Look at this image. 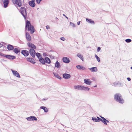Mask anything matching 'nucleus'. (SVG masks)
I'll return each mask as SVG.
<instances>
[{
    "label": "nucleus",
    "instance_id": "nucleus-1",
    "mask_svg": "<svg viewBox=\"0 0 132 132\" xmlns=\"http://www.w3.org/2000/svg\"><path fill=\"white\" fill-rule=\"evenodd\" d=\"M25 29L28 31H30V34H32L35 31L34 28L30 23V22L27 20L25 27Z\"/></svg>",
    "mask_w": 132,
    "mask_h": 132
},
{
    "label": "nucleus",
    "instance_id": "nucleus-2",
    "mask_svg": "<svg viewBox=\"0 0 132 132\" xmlns=\"http://www.w3.org/2000/svg\"><path fill=\"white\" fill-rule=\"evenodd\" d=\"M114 99L116 101L121 103H123V100L122 99L121 96L119 94H116L115 95Z\"/></svg>",
    "mask_w": 132,
    "mask_h": 132
},
{
    "label": "nucleus",
    "instance_id": "nucleus-3",
    "mask_svg": "<svg viewBox=\"0 0 132 132\" xmlns=\"http://www.w3.org/2000/svg\"><path fill=\"white\" fill-rule=\"evenodd\" d=\"M73 88L75 89L79 90H88L89 89V88L87 87L80 85L74 86H73Z\"/></svg>",
    "mask_w": 132,
    "mask_h": 132
},
{
    "label": "nucleus",
    "instance_id": "nucleus-4",
    "mask_svg": "<svg viewBox=\"0 0 132 132\" xmlns=\"http://www.w3.org/2000/svg\"><path fill=\"white\" fill-rule=\"evenodd\" d=\"M20 11L21 13L24 17L25 19H26L27 17V12L26 9L23 7H21L20 9Z\"/></svg>",
    "mask_w": 132,
    "mask_h": 132
},
{
    "label": "nucleus",
    "instance_id": "nucleus-5",
    "mask_svg": "<svg viewBox=\"0 0 132 132\" xmlns=\"http://www.w3.org/2000/svg\"><path fill=\"white\" fill-rule=\"evenodd\" d=\"M100 117L101 118V119L98 117H97V121H101L105 125H107V124L106 122H109V121L105 119L104 117L101 116H100Z\"/></svg>",
    "mask_w": 132,
    "mask_h": 132
},
{
    "label": "nucleus",
    "instance_id": "nucleus-6",
    "mask_svg": "<svg viewBox=\"0 0 132 132\" xmlns=\"http://www.w3.org/2000/svg\"><path fill=\"white\" fill-rule=\"evenodd\" d=\"M12 1L14 4H16L19 7H20L22 5L21 0H12Z\"/></svg>",
    "mask_w": 132,
    "mask_h": 132
},
{
    "label": "nucleus",
    "instance_id": "nucleus-7",
    "mask_svg": "<svg viewBox=\"0 0 132 132\" xmlns=\"http://www.w3.org/2000/svg\"><path fill=\"white\" fill-rule=\"evenodd\" d=\"M4 4V7L5 8L7 7L9 3V0H2Z\"/></svg>",
    "mask_w": 132,
    "mask_h": 132
},
{
    "label": "nucleus",
    "instance_id": "nucleus-8",
    "mask_svg": "<svg viewBox=\"0 0 132 132\" xmlns=\"http://www.w3.org/2000/svg\"><path fill=\"white\" fill-rule=\"evenodd\" d=\"M27 45L29 47L32 48V49H36V47L35 45L30 42L28 43Z\"/></svg>",
    "mask_w": 132,
    "mask_h": 132
},
{
    "label": "nucleus",
    "instance_id": "nucleus-9",
    "mask_svg": "<svg viewBox=\"0 0 132 132\" xmlns=\"http://www.w3.org/2000/svg\"><path fill=\"white\" fill-rule=\"evenodd\" d=\"M35 0H32L31 1L29 2V4L31 7H34L35 6Z\"/></svg>",
    "mask_w": 132,
    "mask_h": 132
},
{
    "label": "nucleus",
    "instance_id": "nucleus-10",
    "mask_svg": "<svg viewBox=\"0 0 132 132\" xmlns=\"http://www.w3.org/2000/svg\"><path fill=\"white\" fill-rule=\"evenodd\" d=\"M34 49H30L29 50L30 54L33 57H34L35 56V52Z\"/></svg>",
    "mask_w": 132,
    "mask_h": 132
},
{
    "label": "nucleus",
    "instance_id": "nucleus-11",
    "mask_svg": "<svg viewBox=\"0 0 132 132\" xmlns=\"http://www.w3.org/2000/svg\"><path fill=\"white\" fill-rule=\"evenodd\" d=\"M27 120L29 121H31L32 120H37V118L34 116H30L27 118Z\"/></svg>",
    "mask_w": 132,
    "mask_h": 132
},
{
    "label": "nucleus",
    "instance_id": "nucleus-12",
    "mask_svg": "<svg viewBox=\"0 0 132 132\" xmlns=\"http://www.w3.org/2000/svg\"><path fill=\"white\" fill-rule=\"evenodd\" d=\"M11 71L13 73V74L14 76L20 78V76L19 73H18L17 71H14L12 70H11Z\"/></svg>",
    "mask_w": 132,
    "mask_h": 132
},
{
    "label": "nucleus",
    "instance_id": "nucleus-13",
    "mask_svg": "<svg viewBox=\"0 0 132 132\" xmlns=\"http://www.w3.org/2000/svg\"><path fill=\"white\" fill-rule=\"evenodd\" d=\"M71 77L70 75L67 73H64L63 75V78L65 79H68L69 78Z\"/></svg>",
    "mask_w": 132,
    "mask_h": 132
},
{
    "label": "nucleus",
    "instance_id": "nucleus-14",
    "mask_svg": "<svg viewBox=\"0 0 132 132\" xmlns=\"http://www.w3.org/2000/svg\"><path fill=\"white\" fill-rule=\"evenodd\" d=\"M63 61L64 63H68L70 62V61L68 58L64 57L63 58Z\"/></svg>",
    "mask_w": 132,
    "mask_h": 132
},
{
    "label": "nucleus",
    "instance_id": "nucleus-15",
    "mask_svg": "<svg viewBox=\"0 0 132 132\" xmlns=\"http://www.w3.org/2000/svg\"><path fill=\"white\" fill-rule=\"evenodd\" d=\"M21 53L25 56H28L29 54L28 51L26 50L22 51L21 52Z\"/></svg>",
    "mask_w": 132,
    "mask_h": 132
},
{
    "label": "nucleus",
    "instance_id": "nucleus-16",
    "mask_svg": "<svg viewBox=\"0 0 132 132\" xmlns=\"http://www.w3.org/2000/svg\"><path fill=\"white\" fill-rule=\"evenodd\" d=\"M26 37L27 40L30 42L31 40V38L28 33L27 32L26 34Z\"/></svg>",
    "mask_w": 132,
    "mask_h": 132
},
{
    "label": "nucleus",
    "instance_id": "nucleus-17",
    "mask_svg": "<svg viewBox=\"0 0 132 132\" xmlns=\"http://www.w3.org/2000/svg\"><path fill=\"white\" fill-rule=\"evenodd\" d=\"M5 57L6 58L10 59H14L15 58V56L9 55H5Z\"/></svg>",
    "mask_w": 132,
    "mask_h": 132
},
{
    "label": "nucleus",
    "instance_id": "nucleus-18",
    "mask_svg": "<svg viewBox=\"0 0 132 132\" xmlns=\"http://www.w3.org/2000/svg\"><path fill=\"white\" fill-rule=\"evenodd\" d=\"M77 68L79 70H85L86 68L84 67L82 65H78L76 66Z\"/></svg>",
    "mask_w": 132,
    "mask_h": 132
},
{
    "label": "nucleus",
    "instance_id": "nucleus-19",
    "mask_svg": "<svg viewBox=\"0 0 132 132\" xmlns=\"http://www.w3.org/2000/svg\"><path fill=\"white\" fill-rule=\"evenodd\" d=\"M84 83L86 84L90 85L91 82V81H90V79H84Z\"/></svg>",
    "mask_w": 132,
    "mask_h": 132
},
{
    "label": "nucleus",
    "instance_id": "nucleus-20",
    "mask_svg": "<svg viewBox=\"0 0 132 132\" xmlns=\"http://www.w3.org/2000/svg\"><path fill=\"white\" fill-rule=\"evenodd\" d=\"M27 60L28 61L32 63H35L34 59L32 58H27Z\"/></svg>",
    "mask_w": 132,
    "mask_h": 132
},
{
    "label": "nucleus",
    "instance_id": "nucleus-21",
    "mask_svg": "<svg viewBox=\"0 0 132 132\" xmlns=\"http://www.w3.org/2000/svg\"><path fill=\"white\" fill-rule=\"evenodd\" d=\"M89 69L92 72H96L97 70V68L96 67L90 68Z\"/></svg>",
    "mask_w": 132,
    "mask_h": 132
},
{
    "label": "nucleus",
    "instance_id": "nucleus-22",
    "mask_svg": "<svg viewBox=\"0 0 132 132\" xmlns=\"http://www.w3.org/2000/svg\"><path fill=\"white\" fill-rule=\"evenodd\" d=\"M7 48L8 50H11L14 49V47L13 46L10 45H9L7 46Z\"/></svg>",
    "mask_w": 132,
    "mask_h": 132
},
{
    "label": "nucleus",
    "instance_id": "nucleus-23",
    "mask_svg": "<svg viewBox=\"0 0 132 132\" xmlns=\"http://www.w3.org/2000/svg\"><path fill=\"white\" fill-rule=\"evenodd\" d=\"M86 20L87 22H88L90 23L93 24H94V21L90 19L86 18Z\"/></svg>",
    "mask_w": 132,
    "mask_h": 132
},
{
    "label": "nucleus",
    "instance_id": "nucleus-24",
    "mask_svg": "<svg viewBox=\"0 0 132 132\" xmlns=\"http://www.w3.org/2000/svg\"><path fill=\"white\" fill-rule=\"evenodd\" d=\"M45 62L47 63H51V61L49 59L48 57H46L45 58Z\"/></svg>",
    "mask_w": 132,
    "mask_h": 132
},
{
    "label": "nucleus",
    "instance_id": "nucleus-25",
    "mask_svg": "<svg viewBox=\"0 0 132 132\" xmlns=\"http://www.w3.org/2000/svg\"><path fill=\"white\" fill-rule=\"evenodd\" d=\"M39 61L43 64L45 63V60L42 57L39 58Z\"/></svg>",
    "mask_w": 132,
    "mask_h": 132
},
{
    "label": "nucleus",
    "instance_id": "nucleus-26",
    "mask_svg": "<svg viewBox=\"0 0 132 132\" xmlns=\"http://www.w3.org/2000/svg\"><path fill=\"white\" fill-rule=\"evenodd\" d=\"M77 56L80 59L83 61H84L83 56L80 53H78L77 54Z\"/></svg>",
    "mask_w": 132,
    "mask_h": 132
},
{
    "label": "nucleus",
    "instance_id": "nucleus-27",
    "mask_svg": "<svg viewBox=\"0 0 132 132\" xmlns=\"http://www.w3.org/2000/svg\"><path fill=\"white\" fill-rule=\"evenodd\" d=\"M40 108L43 109L45 112H47L48 111V109L45 107L42 106Z\"/></svg>",
    "mask_w": 132,
    "mask_h": 132
},
{
    "label": "nucleus",
    "instance_id": "nucleus-28",
    "mask_svg": "<svg viewBox=\"0 0 132 132\" xmlns=\"http://www.w3.org/2000/svg\"><path fill=\"white\" fill-rule=\"evenodd\" d=\"M13 51L16 53H18L20 52V50L17 48H15L13 50Z\"/></svg>",
    "mask_w": 132,
    "mask_h": 132
},
{
    "label": "nucleus",
    "instance_id": "nucleus-29",
    "mask_svg": "<svg viewBox=\"0 0 132 132\" xmlns=\"http://www.w3.org/2000/svg\"><path fill=\"white\" fill-rule=\"evenodd\" d=\"M54 76L56 77L57 78L59 79H61V78L56 73H54Z\"/></svg>",
    "mask_w": 132,
    "mask_h": 132
},
{
    "label": "nucleus",
    "instance_id": "nucleus-30",
    "mask_svg": "<svg viewBox=\"0 0 132 132\" xmlns=\"http://www.w3.org/2000/svg\"><path fill=\"white\" fill-rule=\"evenodd\" d=\"M60 65V63L58 61H57L55 64V67H56L58 68L59 67Z\"/></svg>",
    "mask_w": 132,
    "mask_h": 132
},
{
    "label": "nucleus",
    "instance_id": "nucleus-31",
    "mask_svg": "<svg viewBox=\"0 0 132 132\" xmlns=\"http://www.w3.org/2000/svg\"><path fill=\"white\" fill-rule=\"evenodd\" d=\"M95 56L97 60V61L98 62H99L100 61V58L96 54L95 55Z\"/></svg>",
    "mask_w": 132,
    "mask_h": 132
},
{
    "label": "nucleus",
    "instance_id": "nucleus-32",
    "mask_svg": "<svg viewBox=\"0 0 132 132\" xmlns=\"http://www.w3.org/2000/svg\"><path fill=\"white\" fill-rule=\"evenodd\" d=\"M36 55L38 57V58L39 59L40 57H41V55H40V54L39 53H37L36 54Z\"/></svg>",
    "mask_w": 132,
    "mask_h": 132
},
{
    "label": "nucleus",
    "instance_id": "nucleus-33",
    "mask_svg": "<svg viewBox=\"0 0 132 132\" xmlns=\"http://www.w3.org/2000/svg\"><path fill=\"white\" fill-rule=\"evenodd\" d=\"M92 120L95 121L97 122L98 120H97V118H96L95 117H92Z\"/></svg>",
    "mask_w": 132,
    "mask_h": 132
},
{
    "label": "nucleus",
    "instance_id": "nucleus-34",
    "mask_svg": "<svg viewBox=\"0 0 132 132\" xmlns=\"http://www.w3.org/2000/svg\"><path fill=\"white\" fill-rule=\"evenodd\" d=\"M125 41L126 42L129 43L131 41V40L130 39H126L125 40Z\"/></svg>",
    "mask_w": 132,
    "mask_h": 132
},
{
    "label": "nucleus",
    "instance_id": "nucleus-35",
    "mask_svg": "<svg viewBox=\"0 0 132 132\" xmlns=\"http://www.w3.org/2000/svg\"><path fill=\"white\" fill-rule=\"evenodd\" d=\"M0 56H5L4 54L1 52H0Z\"/></svg>",
    "mask_w": 132,
    "mask_h": 132
},
{
    "label": "nucleus",
    "instance_id": "nucleus-36",
    "mask_svg": "<svg viewBox=\"0 0 132 132\" xmlns=\"http://www.w3.org/2000/svg\"><path fill=\"white\" fill-rule=\"evenodd\" d=\"M41 1V0H36V2L38 4Z\"/></svg>",
    "mask_w": 132,
    "mask_h": 132
},
{
    "label": "nucleus",
    "instance_id": "nucleus-37",
    "mask_svg": "<svg viewBox=\"0 0 132 132\" xmlns=\"http://www.w3.org/2000/svg\"><path fill=\"white\" fill-rule=\"evenodd\" d=\"M101 50V48L100 47H98L97 49V51L98 52H99Z\"/></svg>",
    "mask_w": 132,
    "mask_h": 132
},
{
    "label": "nucleus",
    "instance_id": "nucleus-38",
    "mask_svg": "<svg viewBox=\"0 0 132 132\" xmlns=\"http://www.w3.org/2000/svg\"><path fill=\"white\" fill-rule=\"evenodd\" d=\"M60 38L61 40L63 41H64L65 40V38L63 37H61Z\"/></svg>",
    "mask_w": 132,
    "mask_h": 132
},
{
    "label": "nucleus",
    "instance_id": "nucleus-39",
    "mask_svg": "<svg viewBox=\"0 0 132 132\" xmlns=\"http://www.w3.org/2000/svg\"><path fill=\"white\" fill-rule=\"evenodd\" d=\"M70 23L71 24H72V26L73 27H75V25L73 23H71V22H70Z\"/></svg>",
    "mask_w": 132,
    "mask_h": 132
},
{
    "label": "nucleus",
    "instance_id": "nucleus-40",
    "mask_svg": "<svg viewBox=\"0 0 132 132\" xmlns=\"http://www.w3.org/2000/svg\"><path fill=\"white\" fill-rule=\"evenodd\" d=\"M43 55L44 56H47V54L45 53H43Z\"/></svg>",
    "mask_w": 132,
    "mask_h": 132
},
{
    "label": "nucleus",
    "instance_id": "nucleus-41",
    "mask_svg": "<svg viewBox=\"0 0 132 132\" xmlns=\"http://www.w3.org/2000/svg\"><path fill=\"white\" fill-rule=\"evenodd\" d=\"M46 28L47 29H49L50 28V27H49V26H46Z\"/></svg>",
    "mask_w": 132,
    "mask_h": 132
},
{
    "label": "nucleus",
    "instance_id": "nucleus-42",
    "mask_svg": "<svg viewBox=\"0 0 132 132\" xmlns=\"http://www.w3.org/2000/svg\"><path fill=\"white\" fill-rule=\"evenodd\" d=\"M127 80L129 81H130L131 80V79L130 78L128 77L127 78Z\"/></svg>",
    "mask_w": 132,
    "mask_h": 132
},
{
    "label": "nucleus",
    "instance_id": "nucleus-43",
    "mask_svg": "<svg viewBox=\"0 0 132 132\" xmlns=\"http://www.w3.org/2000/svg\"><path fill=\"white\" fill-rule=\"evenodd\" d=\"M3 46V45L2 44H1V43H0V48L2 47Z\"/></svg>",
    "mask_w": 132,
    "mask_h": 132
},
{
    "label": "nucleus",
    "instance_id": "nucleus-44",
    "mask_svg": "<svg viewBox=\"0 0 132 132\" xmlns=\"http://www.w3.org/2000/svg\"><path fill=\"white\" fill-rule=\"evenodd\" d=\"M77 24L78 25H79L80 24V21H79L77 22Z\"/></svg>",
    "mask_w": 132,
    "mask_h": 132
},
{
    "label": "nucleus",
    "instance_id": "nucleus-45",
    "mask_svg": "<svg viewBox=\"0 0 132 132\" xmlns=\"http://www.w3.org/2000/svg\"><path fill=\"white\" fill-rule=\"evenodd\" d=\"M63 15L64 16H65L68 19V18L65 16V15L64 14H63Z\"/></svg>",
    "mask_w": 132,
    "mask_h": 132
},
{
    "label": "nucleus",
    "instance_id": "nucleus-46",
    "mask_svg": "<svg viewBox=\"0 0 132 132\" xmlns=\"http://www.w3.org/2000/svg\"><path fill=\"white\" fill-rule=\"evenodd\" d=\"M131 69H132V67H131L130 68Z\"/></svg>",
    "mask_w": 132,
    "mask_h": 132
},
{
    "label": "nucleus",
    "instance_id": "nucleus-47",
    "mask_svg": "<svg viewBox=\"0 0 132 132\" xmlns=\"http://www.w3.org/2000/svg\"><path fill=\"white\" fill-rule=\"evenodd\" d=\"M96 86H96V85L95 86H94V87H96Z\"/></svg>",
    "mask_w": 132,
    "mask_h": 132
}]
</instances>
